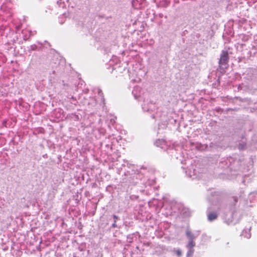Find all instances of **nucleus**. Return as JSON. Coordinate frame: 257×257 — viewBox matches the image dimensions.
Returning <instances> with one entry per match:
<instances>
[{
  "mask_svg": "<svg viewBox=\"0 0 257 257\" xmlns=\"http://www.w3.org/2000/svg\"><path fill=\"white\" fill-rule=\"evenodd\" d=\"M132 94L136 99L141 100L144 99V103L142 104V109L144 111L147 112L151 114V117L153 118H157L160 117L158 112H156L157 107L156 105L151 101H146L145 99L147 97L148 94L143 92L142 88L139 86L134 87Z\"/></svg>",
  "mask_w": 257,
  "mask_h": 257,
  "instance_id": "obj_1",
  "label": "nucleus"
},
{
  "mask_svg": "<svg viewBox=\"0 0 257 257\" xmlns=\"http://www.w3.org/2000/svg\"><path fill=\"white\" fill-rule=\"evenodd\" d=\"M230 206L224 203H221L218 205H212L207 211V219L209 221H213L217 219L219 212L225 214L230 210Z\"/></svg>",
  "mask_w": 257,
  "mask_h": 257,
  "instance_id": "obj_2",
  "label": "nucleus"
},
{
  "mask_svg": "<svg viewBox=\"0 0 257 257\" xmlns=\"http://www.w3.org/2000/svg\"><path fill=\"white\" fill-rule=\"evenodd\" d=\"M228 60L229 55L228 51L226 50H222L219 61L220 67L222 69L226 68L228 66Z\"/></svg>",
  "mask_w": 257,
  "mask_h": 257,
  "instance_id": "obj_3",
  "label": "nucleus"
},
{
  "mask_svg": "<svg viewBox=\"0 0 257 257\" xmlns=\"http://www.w3.org/2000/svg\"><path fill=\"white\" fill-rule=\"evenodd\" d=\"M199 234L200 232L199 231L192 232L190 230L187 229L186 231V235L188 239L187 244H189V245L191 246H195V242L194 241V240L199 236Z\"/></svg>",
  "mask_w": 257,
  "mask_h": 257,
  "instance_id": "obj_4",
  "label": "nucleus"
},
{
  "mask_svg": "<svg viewBox=\"0 0 257 257\" xmlns=\"http://www.w3.org/2000/svg\"><path fill=\"white\" fill-rule=\"evenodd\" d=\"M228 206H229V205H227ZM230 208V210L227 211V212L224 214L225 215V217L226 219V221L227 222L228 224H230V223H233V224H235L236 223H237L239 219H240V218H239V216H240V213L237 211H234L233 212H231V217L230 218H226V214L227 213H228V212H229L230 211V210L231 209V206L230 205H229Z\"/></svg>",
  "mask_w": 257,
  "mask_h": 257,
  "instance_id": "obj_5",
  "label": "nucleus"
},
{
  "mask_svg": "<svg viewBox=\"0 0 257 257\" xmlns=\"http://www.w3.org/2000/svg\"><path fill=\"white\" fill-rule=\"evenodd\" d=\"M186 173L189 177L192 179H199L201 178V175L198 171H196V169L194 168L193 166L191 168H189L188 170L186 171Z\"/></svg>",
  "mask_w": 257,
  "mask_h": 257,
  "instance_id": "obj_6",
  "label": "nucleus"
},
{
  "mask_svg": "<svg viewBox=\"0 0 257 257\" xmlns=\"http://www.w3.org/2000/svg\"><path fill=\"white\" fill-rule=\"evenodd\" d=\"M251 227H249V228H246L244 229L242 231L241 235L243 236L244 237L247 238H249L251 236V234L250 233Z\"/></svg>",
  "mask_w": 257,
  "mask_h": 257,
  "instance_id": "obj_7",
  "label": "nucleus"
},
{
  "mask_svg": "<svg viewBox=\"0 0 257 257\" xmlns=\"http://www.w3.org/2000/svg\"><path fill=\"white\" fill-rule=\"evenodd\" d=\"M195 246H190L189 245V244H187L186 245V247L188 249V250L187 251V256L188 257H189L190 256H191L193 255L194 252V249L193 248V247H194Z\"/></svg>",
  "mask_w": 257,
  "mask_h": 257,
  "instance_id": "obj_8",
  "label": "nucleus"
},
{
  "mask_svg": "<svg viewBox=\"0 0 257 257\" xmlns=\"http://www.w3.org/2000/svg\"><path fill=\"white\" fill-rule=\"evenodd\" d=\"M165 142L163 140H158L155 143V145L157 147H160L161 148H163L162 145L165 144Z\"/></svg>",
  "mask_w": 257,
  "mask_h": 257,
  "instance_id": "obj_9",
  "label": "nucleus"
},
{
  "mask_svg": "<svg viewBox=\"0 0 257 257\" xmlns=\"http://www.w3.org/2000/svg\"><path fill=\"white\" fill-rule=\"evenodd\" d=\"M245 143L242 142L241 143H239L238 145V148L239 150H243L245 148Z\"/></svg>",
  "mask_w": 257,
  "mask_h": 257,
  "instance_id": "obj_10",
  "label": "nucleus"
},
{
  "mask_svg": "<svg viewBox=\"0 0 257 257\" xmlns=\"http://www.w3.org/2000/svg\"><path fill=\"white\" fill-rule=\"evenodd\" d=\"M64 0L57 1V5L59 6V7H64Z\"/></svg>",
  "mask_w": 257,
  "mask_h": 257,
  "instance_id": "obj_11",
  "label": "nucleus"
},
{
  "mask_svg": "<svg viewBox=\"0 0 257 257\" xmlns=\"http://www.w3.org/2000/svg\"><path fill=\"white\" fill-rule=\"evenodd\" d=\"M185 211L183 213V215L185 216H188L190 215V212L188 210V209L187 208H184V209Z\"/></svg>",
  "mask_w": 257,
  "mask_h": 257,
  "instance_id": "obj_12",
  "label": "nucleus"
},
{
  "mask_svg": "<svg viewBox=\"0 0 257 257\" xmlns=\"http://www.w3.org/2000/svg\"><path fill=\"white\" fill-rule=\"evenodd\" d=\"M138 3V0H133L132 3V5H133V7L137 8V7Z\"/></svg>",
  "mask_w": 257,
  "mask_h": 257,
  "instance_id": "obj_13",
  "label": "nucleus"
},
{
  "mask_svg": "<svg viewBox=\"0 0 257 257\" xmlns=\"http://www.w3.org/2000/svg\"><path fill=\"white\" fill-rule=\"evenodd\" d=\"M37 48V47L35 45H31L30 46V49L29 50L30 51H34V50H36Z\"/></svg>",
  "mask_w": 257,
  "mask_h": 257,
  "instance_id": "obj_14",
  "label": "nucleus"
},
{
  "mask_svg": "<svg viewBox=\"0 0 257 257\" xmlns=\"http://www.w3.org/2000/svg\"><path fill=\"white\" fill-rule=\"evenodd\" d=\"M176 253L178 256H180L182 255V251L180 249L176 250Z\"/></svg>",
  "mask_w": 257,
  "mask_h": 257,
  "instance_id": "obj_15",
  "label": "nucleus"
},
{
  "mask_svg": "<svg viewBox=\"0 0 257 257\" xmlns=\"http://www.w3.org/2000/svg\"><path fill=\"white\" fill-rule=\"evenodd\" d=\"M97 91L98 92V94L100 96H102V92L101 91V89H100L99 88H97Z\"/></svg>",
  "mask_w": 257,
  "mask_h": 257,
  "instance_id": "obj_16",
  "label": "nucleus"
},
{
  "mask_svg": "<svg viewBox=\"0 0 257 257\" xmlns=\"http://www.w3.org/2000/svg\"><path fill=\"white\" fill-rule=\"evenodd\" d=\"M113 217L114 219V222H116L117 220L119 219V217L115 215H113Z\"/></svg>",
  "mask_w": 257,
  "mask_h": 257,
  "instance_id": "obj_17",
  "label": "nucleus"
},
{
  "mask_svg": "<svg viewBox=\"0 0 257 257\" xmlns=\"http://www.w3.org/2000/svg\"><path fill=\"white\" fill-rule=\"evenodd\" d=\"M131 81L133 82H139L140 81V79L138 78L137 79H132Z\"/></svg>",
  "mask_w": 257,
  "mask_h": 257,
  "instance_id": "obj_18",
  "label": "nucleus"
},
{
  "mask_svg": "<svg viewBox=\"0 0 257 257\" xmlns=\"http://www.w3.org/2000/svg\"><path fill=\"white\" fill-rule=\"evenodd\" d=\"M112 228H115L116 227V222H114L112 224Z\"/></svg>",
  "mask_w": 257,
  "mask_h": 257,
  "instance_id": "obj_19",
  "label": "nucleus"
},
{
  "mask_svg": "<svg viewBox=\"0 0 257 257\" xmlns=\"http://www.w3.org/2000/svg\"><path fill=\"white\" fill-rule=\"evenodd\" d=\"M234 202H236L237 201V198H236V197L234 198Z\"/></svg>",
  "mask_w": 257,
  "mask_h": 257,
  "instance_id": "obj_20",
  "label": "nucleus"
},
{
  "mask_svg": "<svg viewBox=\"0 0 257 257\" xmlns=\"http://www.w3.org/2000/svg\"><path fill=\"white\" fill-rule=\"evenodd\" d=\"M60 23L61 24H62L63 23V22H62V21H60Z\"/></svg>",
  "mask_w": 257,
  "mask_h": 257,
  "instance_id": "obj_21",
  "label": "nucleus"
},
{
  "mask_svg": "<svg viewBox=\"0 0 257 257\" xmlns=\"http://www.w3.org/2000/svg\"><path fill=\"white\" fill-rule=\"evenodd\" d=\"M175 2H176V3H178V0H177V1H176V0H175Z\"/></svg>",
  "mask_w": 257,
  "mask_h": 257,
  "instance_id": "obj_22",
  "label": "nucleus"
}]
</instances>
